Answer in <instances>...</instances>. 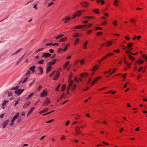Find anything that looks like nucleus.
Listing matches in <instances>:
<instances>
[{
  "label": "nucleus",
  "instance_id": "nucleus-6",
  "mask_svg": "<svg viewBox=\"0 0 147 147\" xmlns=\"http://www.w3.org/2000/svg\"><path fill=\"white\" fill-rule=\"evenodd\" d=\"M9 122V120H7L3 122L2 124V125L3 126V129L5 128L6 127L7 125L8 124Z\"/></svg>",
  "mask_w": 147,
  "mask_h": 147
},
{
  "label": "nucleus",
  "instance_id": "nucleus-29",
  "mask_svg": "<svg viewBox=\"0 0 147 147\" xmlns=\"http://www.w3.org/2000/svg\"><path fill=\"white\" fill-rule=\"evenodd\" d=\"M63 36V34H60L58 36L55 37V38L56 39H58L59 38H61Z\"/></svg>",
  "mask_w": 147,
  "mask_h": 147
},
{
  "label": "nucleus",
  "instance_id": "nucleus-48",
  "mask_svg": "<svg viewBox=\"0 0 147 147\" xmlns=\"http://www.w3.org/2000/svg\"><path fill=\"white\" fill-rule=\"evenodd\" d=\"M79 40V38H77L76 40L75 41V42L74 43V45H76V44L77 42H78V41Z\"/></svg>",
  "mask_w": 147,
  "mask_h": 147
},
{
  "label": "nucleus",
  "instance_id": "nucleus-20",
  "mask_svg": "<svg viewBox=\"0 0 147 147\" xmlns=\"http://www.w3.org/2000/svg\"><path fill=\"white\" fill-rule=\"evenodd\" d=\"M128 57L129 58V59L131 60L132 61H134V60L135 59L133 57L131 56L130 54H128Z\"/></svg>",
  "mask_w": 147,
  "mask_h": 147
},
{
  "label": "nucleus",
  "instance_id": "nucleus-56",
  "mask_svg": "<svg viewBox=\"0 0 147 147\" xmlns=\"http://www.w3.org/2000/svg\"><path fill=\"white\" fill-rule=\"evenodd\" d=\"M19 100H16V103H15V105H14L15 106H16V105L18 104Z\"/></svg>",
  "mask_w": 147,
  "mask_h": 147
},
{
  "label": "nucleus",
  "instance_id": "nucleus-34",
  "mask_svg": "<svg viewBox=\"0 0 147 147\" xmlns=\"http://www.w3.org/2000/svg\"><path fill=\"white\" fill-rule=\"evenodd\" d=\"M38 69L40 72L41 74H42L43 72L42 68L40 67H38Z\"/></svg>",
  "mask_w": 147,
  "mask_h": 147
},
{
  "label": "nucleus",
  "instance_id": "nucleus-25",
  "mask_svg": "<svg viewBox=\"0 0 147 147\" xmlns=\"http://www.w3.org/2000/svg\"><path fill=\"white\" fill-rule=\"evenodd\" d=\"M20 114V113H17L16 115H15L13 117V118H15V119H16L18 117L19 115Z\"/></svg>",
  "mask_w": 147,
  "mask_h": 147
},
{
  "label": "nucleus",
  "instance_id": "nucleus-36",
  "mask_svg": "<svg viewBox=\"0 0 147 147\" xmlns=\"http://www.w3.org/2000/svg\"><path fill=\"white\" fill-rule=\"evenodd\" d=\"M44 62V60L42 59L40 60L38 62V63L39 64H42Z\"/></svg>",
  "mask_w": 147,
  "mask_h": 147
},
{
  "label": "nucleus",
  "instance_id": "nucleus-32",
  "mask_svg": "<svg viewBox=\"0 0 147 147\" xmlns=\"http://www.w3.org/2000/svg\"><path fill=\"white\" fill-rule=\"evenodd\" d=\"M22 49V48H20L17 50L15 52L16 54H17L18 53L20 52L21 51Z\"/></svg>",
  "mask_w": 147,
  "mask_h": 147
},
{
  "label": "nucleus",
  "instance_id": "nucleus-38",
  "mask_svg": "<svg viewBox=\"0 0 147 147\" xmlns=\"http://www.w3.org/2000/svg\"><path fill=\"white\" fill-rule=\"evenodd\" d=\"M54 120L53 119H51L49 121H47L46 122V123H51V122H53L54 121Z\"/></svg>",
  "mask_w": 147,
  "mask_h": 147
},
{
  "label": "nucleus",
  "instance_id": "nucleus-64",
  "mask_svg": "<svg viewBox=\"0 0 147 147\" xmlns=\"http://www.w3.org/2000/svg\"><path fill=\"white\" fill-rule=\"evenodd\" d=\"M80 116H78L76 117L75 119L76 120H77L80 118Z\"/></svg>",
  "mask_w": 147,
  "mask_h": 147
},
{
  "label": "nucleus",
  "instance_id": "nucleus-3",
  "mask_svg": "<svg viewBox=\"0 0 147 147\" xmlns=\"http://www.w3.org/2000/svg\"><path fill=\"white\" fill-rule=\"evenodd\" d=\"M24 89H19L17 90H16L15 91V93L16 94H17L18 95H19L21 93H22L24 91Z\"/></svg>",
  "mask_w": 147,
  "mask_h": 147
},
{
  "label": "nucleus",
  "instance_id": "nucleus-4",
  "mask_svg": "<svg viewBox=\"0 0 147 147\" xmlns=\"http://www.w3.org/2000/svg\"><path fill=\"white\" fill-rule=\"evenodd\" d=\"M114 55L113 53H108L107 55H106L104 56L102 58H101L100 59L102 61L104 60L105 59L107 58L108 57L111 56L113 55Z\"/></svg>",
  "mask_w": 147,
  "mask_h": 147
},
{
  "label": "nucleus",
  "instance_id": "nucleus-46",
  "mask_svg": "<svg viewBox=\"0 0 147 147\" xmlns=\"http://www.w3.org/2000/svg\"><path fill=\"white\" fill-rule=\"evenodd\" d=\"M77 132H77L75 134V135L76 136H77L78 134H81L82 133L81 131H78Z\"/></svg>",
  "mask_w": 147,
  "mask_h": 147
},
{
  "label": "nucleus",
  "instance_id": "nucleus-19",
  "mask_svg": "<svg viewBox=\"0 0 147 147\" xmlns=\"http://www.w3.org/2000/svg\"><path fill=\"white\" fill-rule=\"evenodd\" d=\"M71 18L69 16L65 18V23L67 22L71 19Z\"/></svg>",
  "mask_w": 147,
  "mask_h": 147
},
{
  "label": "nucleus",
  "instance_id": "nucleus-41",
  "mask_svg": "<svg viewBox=\"0 0 147 147\" xmlns=\"http://www.w3.org/2000/svg\"><path fill=\"white\" fill-rule=\"evenodd\" d=\"M60 86V84H59L58 85L57 87V88L55 89L56 91H58V89L59 88Z\"/></svg>",
  "mask_w": 147,
  "mask_h": 147
},
{
  "label": "nucleus",
  "instance_id": "nucleus-31",
  "mask_svg": "<svg viewBox=\"0 0 147 147\" xmlns=\"http://www.w3.org/2000/svg\"><path fill=\"white\" fill-rule=\"evenodd\" d=\"M54 111V110H52V111H51L49 112L48 113H46L45 114H44L42 115V116H45L46 115H48L49 114H50L51 113L53 112Z\"/></svg>",
  "mask_w": 147,
  "mask_h": 147
},
{
  "label": "nucleus",
  "instance_id": "nucleus-16",
  "mask_svg": "<svg viewBox=\"0 0 147 147\" xmlns=\"http://www.w3.org/2000/svg\"><path fill=\"white\" fill-rule=\"evenodd\" d=\"M34 109V107H32L30 110L29 111L27 114V116L28 117L30 115V114L33 111Z\"/></svg>",
  "mask_w": 147,
  "mask_h": 147
},
{
  "label": "nucleus",
  "instance_id": "nucleus-15",
  "mask_svg": "<svg viewBox=\"0 0 147 147\" xmlns=\"http://www.w3.org/2000/svg\"><path fill=\"white\" fill-rule=\"evenodd\" d=\"M48 110V108H46L42 110V111L39 112V113L40 114H41L42 113H45V112L47 111Z\"/></svg>",
  "mask_w": 147,
  "mask_h": 147
},
{
  "label": "nucleus",
  "instance_id": "nucleus-18",
  "mask_svg": "<svg viewBox=\"0 0 147 147\" xmlns=\"http://www.w3.org/2000/svg\"><path fill=\"white\" fill-rule=\"evenodd\" d=\"M56 61V59H55L53 60L51 62H49L48 63V64H49V65H53L55 63Z\"/></svg>",
  "mask_w": 147,
  "mask_h": 147
},
{
  "label": "nucleus",
  "instance_id": "nucleus-50",
  "mask_svg": "<svg viewBox=\"0 0 147 147\" xmlns=\"http://www.w3.org/2000/svg\"><path fill=\"white\" fill-rule=\"evenodd\" d=\"M102 27H97L96 29V30H102Z\"/></svg>",
  "mask_w": 147,
  "mask_h": 147
},
{
  "label": "nucleus",
  "instance_id": "nucleus-42",
  "mask_svg": "<svg viewBox=\"0 0 147 147\" xmlns=\"http://www.w3.org/2000/svg\"><path fill=\"white\" fill-rule=\"evenodd\" d=\"M124 62L127 65V66H128V67H129V63H128L127 62L125 61H124Z\"/></svg>",
  "mask_w": 147,
  "mask_h": 147
},
{
  "label": "nucleus",
  "instance_id": "nucleus-30",
  "mask_svg": "<svg viewBox=\"0 0 147 147\" xmlns=\"http://www.w3.org/2000/svg\"><path fill=\"white\" fill-rule=\"evenodd\" d=\"M9 102L8 100H5L2 103V106L4 105L6 103H7Z\"/></svg>",
  "mask_w": 147,
  "mask_h": 147
},
{
  "label": "nucleus",
  "instance_id": "nucleus-14",
  "mask_svg": "<svg viewBox=\"0 0 147 147\" xmlns=\"http://www.w3.org/2000/svg\"><path fill=\"white\" fill-rule=\"evenodd\" d=\"M101 78V77L100 76H99L97 78H95L94 81L92 82V86L94 84V83L95 82L97 81L98 80H99V79H100V78Z\"/></svg>",
  "mask_w": 147,
  "mask_h": 147
},
{
  "label": "nucleus",
  "instance_id": "nucleus-11",
  "mask_svg": "<svg viewBox=\"0 0 147 147\" xmlns=\"http://www.w3.org/2000/svg\"><path fill=\"white\" fill-rule=\"evenodd\" d=\"M47 93L45 91V90L43 91L40 94V96L43 97L44 96H47Z\"/></svg>",
  "mask_w": 147,
  "mask_h": 147
},
{
  "label": "nucleus",
  "instance_id": "nucleus-54",
  "mask_svg": "<svg viewBox=\"0 0 147 147\" xmlns=\"http://www.w3.org/2000/svg\"><path fill=\"white\" fill-rule=\"evenodd\" d=\"M41 88H42V87H41V86H39L38 87V89H37V90H38V91H40V90H41Z\"/></svg>",
  "mask_w": 147,
  "mask_h": 147
},
{
  "label": "nucleus",
  "instance_id": "nucleus-47",
  "mask_svg": "<svg viewBox=\"0 0 147 147\" xmlns=\"http://www.w3.org/2000/svg\"><path fill=\"white\" fill-rule=\"evenodd\" d=\"M82 28V26L81 25H80V26H76L75 27V28H76V29H78V28Z\"/></svg>",
  "mask_w": 147,
  "mask_h": 147
},
{
  "label": "nucleus",
  "instance_id": "nucleus-60",
  "mask_svg": "<svg viewBox=\"0 0 147 147\" xmlns=\"http://www.w3.org/2000/svg\"><path fill=\"white\" fill-rule=\"evenodd\" d=\"M69 121H68L66 122V123H65V124L66 125H68L69 124Z\"/></svg>",
  "mask_w": 147,
  "mask_h": 147
},
{
  "label": "nucleus",
  "instance_id": "nucleus-62",
  "mask_svg": "<svg viewBox=\"0 0 147 147\" xmlns=\"http://www.w3.org/2000/svg\"><path fill=\"white\" fill-rule=\"evenodd\" d=\"M49 51L51 53H52L54 52V50L52 49L49 50Z\"/></svg>",
  "mask_w": 147,
  "mask_h": 147
},
{
  "label": "nucleus",
  "instance_id": "nucleus-21",
  "mask_svg": "<svg viewBox=\"0 0 147 147\" xmlns=\"http://www.w3.org/2000/svg\"><path fill=\"white\" fill-rule=\"evenodd\" d=\"M56 75L53 78V80H56L58 78L60 74H56Z\"/></svg>",
  "mask_w": 147,
  "mask_h": 147
},
{
  "label": "nucleus",
  "instance_id": "nucleus-22",
  "mask_svg": "<svg viewBox=\"0 0 147 147\" xmlns=\"http://www.w3.org/2000/svg\"><path fill=\"white\" fill-rule=\"evenodd\" d=\"M88 44V41H86L83 44V48L84 49L86 48V46Z\"/></svg>",
  "mask_w": 147,
  "mask_h": 147
},
{
  "label": "nucleus",
  "instance_id": "nucleus-52",
  "mask_svg": "<svg viewBox=\"0 0 147 147\" xmlns=\"http://www.w3.org/2000/svg\"><path fill=\"white\" fill-rule=\"evenodd\" d=\"M4 115H5V113H3V114H1L0 116V118L2 119L3 117V116H4Z\"/></svg>",
  "mask_w": 147,
  "mask_h": 147
},
{
  "label": "nucleus",
  "instance_id": "nucleus-63",
  "mask_svg": "<svg viewBox=\"0 0 147 147\" xmlns=\"http://www.w3.org/2000/svg\"><path fill=\"white\" fill-rule=\"evenodd\" d=\"M45 137V136H43L40 138V140H41Z\"/></svg>",
  "mask_w": 147,
  "mask_h": 147
},
{
  "label": "nucleus",
  "instance_id": "nucleus-49",
  "mask_svg": "<svg viewBox=\"0 0 147 147\" xmlns=\"http://www.w3.org/2000/svg\"><path fill=\"white\" fill-rule=\"evenodd\" d=\"M107 45L108 46L111 45V42H110V41L108 42L107 43Z\"/></svg>",
  "mask_w": 147,
  "mask_h": 147
},
{
  "label": "nucleus",
  "instance_id": "nucleus-55",
  "mask_svg": "<svg viewBox=\"0 0 147 147\" xmlns=\"http://www.w3.org/2000/svg\"><path fill=\"white\" fill-rule=\"evenodd\" d=\"M8 96H11L12 95V93H11V92H9L8 93Z\"/></svg>",
  "mask_w": 147,
  "mask_h": 147
},
{
  "label": "nucleus",
  "instance_id": "nucleus-35",
  "mask_svg": "<svg viewBox=\"0 0 147 147\" xmlns=\"http://www.w3.org/2000/svg\"><path fill=\"white\" fill-rule=\"evenodd\" d=\"M43 49H44L43 48H41V49H38V50L36 51H35V53H37L38 52H39L41 51L42 50H43Z\"/></svg>",
  "mask_w": 147,
  "mask_h": 147
},
{
  "label": "nucleus",
  "instance_id": "nucleus-2",
  "mask_svg": "<svg viewBox=\"0 0 147 147\" xmlns=\"http://www.w3.org/2000/svg\"><path fill=\"white\" fill-rule=\"evenodd\" d=\"M51 102V101L48 98H47L44 102L42 105L43 106H46L49 104Z\"/></svg>",
  "mask_w": 147,
  "mask_h": 147
},
{
  "label": "nucleus",
  "instance_id": "nucleus-17",
  "mask_svg": "<svg viewBox=\"0 0 147 147\" xmlns=\"http://www.w3.org/2000/svg\"><path fill=\"white\" fill-rule=\"evenodd\" d=\"M35 68V66L34 65L32 66L29 68V70L32 71V73H33L34 72V69Z\"/></svg>",
  "mask_w": 147,
  "mask_h": 147
},
{
  "label": "nucleus",
  "instance_id": "nucleus-26",
  "mask_svg": "<svg viewBox=\"0 0 147 147\" xmlns=\"http://www.w3.org/2000/svg\"><path fill=\"white\" fill-rule=\"evenodd\" d=\"M80 127L79 126H76L75 127V130L77 131H80Z\"/></svg>",
  "mask_w": 147,
  "mask_h": 147
},
{
  "label": "nucleus",
  "instance_id": "nucleus-58",
  "mask_svg": "<svg viewBox=\"0 0 147 147\" xmlns=\"http://www.w3.org/2000/svg\"><path fill=\"white\" fill-rule=\"evenodd\" d=\"M87 25V28H89L92 26V24H89L88 25Z\"/></svg>",
  "mask_w": 147,
  "mask_h": 147
},
{
  "label": "nucleus",
  "instance_id": "nucleus-53",
  "mask_svg": "<svg viewBox=\"0 0 147 147\" xmlns=\"http://www.w3.org/2000/svg\"><path fill=\"white\" fill-rule=\"evenodd\" d=\"M33 93H31L30 95H29L28 96V98H30L31 96H32L33 95Z\"/></svg>",
  "mask_w": 147,
  "mask_h": 147
},
{
  "label": "nucleus",
  "instance_id": "nucleus-40",
  "mask_svg": "<svg viewBox=\"0 0 147 147\" xmlns=\"http://www.w3.org/2000/svg\"><path fill=\"white\" fill-rule=\"evenodd\" d=\"M118 1L117 0H116L113 3V4L115 5H118V4H116V3L118 2Z\"/></svg>",
  "mask_w": 147,
  "mask_h": 147
},
{
  "label": "nucleus",
  "instance_id": "nucleus-59",
  "mask_svg": "<svg viewBox=\"0 0 147 147\" xmlns=\"http://www.w3.org/2000/svg\"><path fill=\"white\" fill-rule=\"evenodd\" d=\"M62 92H63L64 90V84H63L62 85Z\"/></svg>",
  "mask_w": 147,
  "mask_h": 147
},
{
  "label": "nucleus",
  "instance_id": "nucleus-39",
  "mask_svg": "<svg viewBox=\"0 0 147 147\" xmlns=\"http://www.w3.org/2000/svg\"><path fill=\"white\" fill-rule=\"evenodd\" d=\"M113 24L115 26H117V21H115L113 23Z\"/></svg>",
  "mask_w": 147,
  "mask_h": 147
},
{
  "label": "nucleus",
  "instance_id": "nucleus-45",
  "mask_svg": "<svg viewBox=\"0 0 147 147\" xmlns=\"http://www.w3.org/2000/svg\"><path fill=\"white\" fill-rule=\"evenodd\" d=\"M27 79H28L27 77H26V78H25L24 79L23 81L22 84H24V83L26 82V81L27 80Z\"/></svg>",
  "mask_w": 147,
  "mask_h": 147
},
{
  "label": "nucleus",
  "instance_id": "nucleus-57",
  "mask_svg": "<svg viewBox=\"0 0 147 147\" xmlns=\"http://www.w3.org/2000/svg\"><path fill=\"white\" fill-rule=\"evenodd\" d=\"M97 36H98L100 35H101L102 34V33L100 32H98L97 33Z\"/></svg>",
  "mask_w": 147,
  "mask_h": 147
},
{
  "label": "nucleus",
  "instance_id": "nucleus-37",
  "mask_svg": "<svg viewBox=\"0 0 147 147\" xmlns=\"http://www.w3.org/2000/svg\"><path fill=\"white\" fill-rule=\"evenodd\" d=\"M69 61H68L67 62H66L65 63V67L68 66V65H69Z\"/></svg>",
  "mask_w": 147,
  "mask_h": 147
},
{
  "label": "nucleus",
  "instance_id": "nucleus-27",
  "mask_svg": "<svg viewBox=\"0 0 147 147\" xmlns=\"http://www.w3.org/2000/svg\"><path fill=\"white\" fill-rule=\"evenodd\" d=\"M81 14V11L80 10H79L78 11L76 14V15L77 16H80Z\"/></svg>",
  "mask_w": 147,
  "mask_h": 147
},
{
  "label": "nucleus",
  "instance_id": "nucleus-5",
  "mask_svg": "<svg viewBox=\"0 0 147 147\" xmlns=\"http://www.w3.org/2000/svg\"><path fill=\"white\" fill-rule=\"evenodd\" d=\"M51 55V54L49 53H43L41 57L46 58L50 56Z\"/></svg>",
  "mask_w": 147,
  "mask_h": 147
},
{
  "label": "nucleus",
  "instance_id": "nucleus-9",
  "mask_svg": "<svg viewBox=\"0 0 147 147\" xmlns=\"http://www.w3.org/2000/svg\"><path fill=\"white\" fill-rule=\"evenodd\" d=\"M25 54L22 56L21 57H20L19 59L17 61V62H16V65H18V64L24 58V56L25 55Z\"/></svg>",
  "mask_w": 147,
  "mask_h": 147
},
{
  "label": "nucleus",
  "instance_id": "nucleus-7",
  "mask_svg": "<svg viewBox=\"0 0 147 147\" xmlns=\"http://www.w3.org/2000/svg\"><path fill=\"white\" fill-rule=\"evenodd\" d=\"M47 68L46 70V73H48L49 71L50 70L51 68V65H49V64H48V63L47 65Z\"/></svg>",
  "mask_w": 147,
  "mask_h": 147
},
{
  "label": "nucleus",
  "instance_id": "nucleus-8",
  "mask_svg": "<svg viewBox=\"0 0 147 147\" xmlns=\"http://www.w3.org/2000/svg\"><path fill=\"white\" fill-rule=\"evenodd\" d=\"M133 43L132 42H129L127 44L128 49L131 51L133 48H131V47L133 46Z\"/></svg>",
  "mask_w": 147,
  "mask_h": 147
},
{
  "label": "nucleus",
  "instance_id": "nucleus-43",
  "mask_svg": "<svg viewBox=\"0 0 147 147\" xmlns=\"http://www.w3.org/2000/svg\"><path fill=\"white\" fill-rule=\"evenodd\" d=\"M54 3L53 2H51L48 3V5L47 6V7H48L50 6L51 5L53 4Z\"/></svg>",
  "mask_w": 147,
  "mask_h": 147
},
{
  "label": "nucleus",
  "instance_id": "nucleus-23",
  "mask_svg": "<svg viewBox=\"0 0 147 147\" xmlns=\"http://www.w3.org/2000/svg\"><path fill=\"white\" fill-rule=\"evenodd\" d=\"M94 18V17L93 16H85L84 17V18L85 19H90L91 18Z\"/></svg>",
  "mask_w": 147,
  "mask_h": 147
},
{
  "label": "nucleus",
  "instance_id": "nucleus-24",
  "mask_svg": "<svg viewBox=\"0 0 147 147\" xmlns=\"http://www.w3.org/2000/svg\"><path fill=\"white\" fill-rule=\"evenodd\" d=\"M144 61L141 59L138 60L137 61V63H139V64L143 63H144Z\"/></svg>",
  "mask_w": 147,
  "mask_h": 147
},
{
  "label": "nucleus",
  "instance_id": "nucleus-13",
  "mask_svg": "<svg viewBox=\"0 0 147 147\" xmlns=\"http://www.w3.org/2000/svg\"><path fill=\"white\" fill-rule=\"evenodd\" d=\"M99 66L98 65H95L93 68V69H92V71H95L98 69Z\"/></svg>",
  "mask_w": 147,
  "mask_h": 147
},
{
  "label": "nucleus",
  "instance_id": "nucleus-61",
  "mask_svg": "<svg viewBox=\"0 0 147 147\" xmlns=\"http://www.w3.org/2000/svg\"><path fill=\"white\" fill-rule=\"evenodd\" d=\"M141 36H138L137 37H136V38H137V39L139 40L141 38Z\"/></svg>",
  "mask_w": 147,
  "mask_h": 147
},
{
  "label": "nucleus",
  "instance_id": "nucleus-1",
  "mask_svg": "<svg viewBox=\"0 0 147 147\" xmlns=\"http://www.w3.org/2000/svg\"><path fill=\"white\" fill-rule=\"evenodd\" d=\"M74 80L77 82L78 81L77 77H72L71 74H70L69 76V80L68 81L69 82V87L71 88L72 90L75 89L76 87V84H74L73 82V80Z\"/></svg>",
  "mask_w": 147,
  "mask_h": 147
},
{
  "label": "nucleus",
  "instance_id": "nucleus-12",
  "mask_svg": "<svg viewBox=\"0 0 147 147\" xmlns=\"http://www.w3.org/2000/svg\"><path fill=\"white\" fill-rule=\"evenodd\" d=\"M81 4L82 5V6L84 7H87L88 6V3L84 1L81 2Z\"/></svg>",
  "mask_w": 147,
  "mask_h": 147
},
{
  "label": "nucleus",
  "instance_id": "nucleus-28",
  "mask_svg": "<svg viewBox=\"0 0 147 147\" xmlns=\"http://www.w3.org/2000/svg\"><path fill=\"white\" fill-rule=\"evenodd\" d=\"M145 70L144 69H143V67H140L139 69H138V71H142V72H144V71Z\"/></svg>",
  "mask_w": 147,
  "mask_h": 147
},
{
  "label": "nucleus",
  "instance_id": "nucleus-44",
  "mask_svg": "<svg viewBox=\"0 0 147 147\" xmlns=\"http://www.w3.org/2000/svg\"><path fill=\"white\" fill-rule=\"evenodd\" d=\"M126 74H123L122 75H121V76L123 78H125L126 76Z\"/></svg>",
  "mask_w": 147,
  "mask_h": 147
},
{
  "label": "nucleus",
  "instance_id": "nucleus-10",
  "mask_svg": "<svg viewBox=\"0 0 147 147\" xmlns=\"http://www.w3.org/2000/svg\"><path fill=\"white\" fill-rule=\"evenodd\" d=\"M30 104V101H28L26 103L24 104V105L23 106V108L24 109H26L28 107Z\"/></svg>",
  "mask_w": 147,
  "mask_h": 147
},
{
  "label": "nucleus",
  "instance_id": "nucleus-51",
  "mask_svg": "<svg viewBox=\"0 0 147 147\" xmlns=\"http://www.w3.org/2000/svg\"><path fill=\"white\" fill-rule=\"evenodd\" d=\"M58 51L59 52L61 51H64V49H63L62 48H59L58 49Z\"/></svg>",
  "mask_w": 147,
  "mask_h": 147
},
{
  "label": "nucleus",
  "instance_id": "nucleus-33",
  "mask_svg": "<svg viewBox=\"0 0 147 147\" xmlns=\"http://www.w3.org/2000/svg\"><path fill=\"white\" fill-rule=\"evenodd\" d=\"M99 10L98 9H95L93 10V11L95 13H97V14H98L99 13Z\"/></svg>",
  "mask_w": 147,
  "mask_h": 147
}]
</instances>
